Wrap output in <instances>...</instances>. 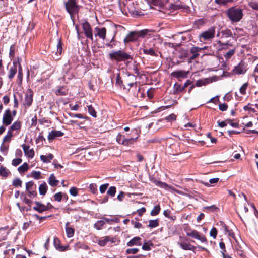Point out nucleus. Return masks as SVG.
Segmentation results:
<instances>
[{"instance_id":"nucleus-31","label":"nucleus","mask_w":258,"mask_h":258,"mask_svg":"<svg viewBox=\"0 0 258 258\" xmlns=\"http://www.w3.org/2000/svg\"><path fill=\"white\" fill-rule=\"evenodd\" d=\"M47 190V186L45 182L42 183L39 187V191L41 195H45Z\"/></svg>"},{"instance_id":"nucleus-24","label":"nucleus","mask_w":258,"mask_h":258,"mask_svg":"<svg viewBox=\"0 0 258 258\" xmlns=\"http://www.w3.org/2000/svg\"><path fill=\"white\" fill-rule=\"evenodd\" d=\"M123 5L124 7H127V8L128 9V11L130 13L138 15L139 14L138 13V12L136 11L133 7H131V5H133V2L132 1H126V3H123Z\"/></svg>"},{"instance_id":"nucleus-55","label":"nucleus","mask_w":258,"mask_h":258,"mask_svg":"<svg viewBox=\"0 0 258 258\" xmlns=\"http://www.w3.org/2000/svg\"><path fill=\"white\" fill-rule=\"evenodd\" d=\"M108 186H109L108 183H105V184L101 185L99 188V190H100V193L102 194H104L105 192V191L106 190V189H107Z\"/></svg>"},{"instance_id":"nucleus-3","label":"nucleus","mask_w":258,"mask_h":258,"mask_svg":"<svg viewBox=\"0 0 258 258\" xmlns=\"http://www.w3.org/2000/svg\"><path fill=\"white\" fill-rule=\"evenodd\" d=\"M152 32L149 29H143L140 31H134L130 32L123 40L125 44L131 42L138 40L139 38H144L146 35H150L149 33Z\"/></svg>"},{"instance_id":"nucleus-39","label":"nucleus","mask_w":258,"mask_h":258,"mask_svg":"<svg viewBox=\"0 0 258 258\" xmlns=\"http://www.w3.org/2000/svg\"><path fill=\"white\" fill-rule=\"evenodd\" d=\"M116 192V188L115 186H110L108 190L107 191V194L108 196L113 197H114Z\"/></svg>"},{"instance_id":"nucleus-30","label":"nucleus","mask_w":258,"mask_h":258,"mask_svg":"<svg viewBox=\"0 0 258 258\" xmlns=\"http://www.w3.org/2000/svg\"><path fill=\"white\" fill-rule=\"evenodd\" d=\"M21 123L20 121H16L14 122L12 125L10 127V130L12 132L14 131L19 130L21 128Z\"/></svg>"},{"instance_id":"nucleus-57","label":"nucleus","mask_w":258,"mask_h":258,"mask_svg":"<svg viewBox=\"0 0 258 258\" xmlns=\"http://www.w3.org/2000/svg\"><path fill=\"white\" fill-rule=\"evenodd\" d=\"M139 249L138 248H130L126 250V253L127 254H136L139 251Z\"/></svg>"},{"instance_id":"nucleus-28","label":"nucleus","mask_w":258,"mask_h":258,"mask_svg":"<svg viewBox=\"0 0 258 258\" xmlns=\"http://www.w3.org/2000/svg\"><path fill=\"white\" fill-rule=\"evenodd\" d=\"M235 47H233L232 48L228 50V51L225 53V54L224 55V57L225 58V59L227 60L230 59L232 57V56L235 54Z\"/></svg>"},{"instance_id":"nucleus-27","label":"nucleus","mask_w":258,"mask_h":258,"mask_svg":"<svg viewBox=\"0 0 258 258\" xmlns=\"http://www.w3.org/2000/svg\"><path fill=\"white\" fill-rule=\"evenodd\" d=\"M23 80V71L20 63H18V73L17 75L18 84H21Z\"/></svg>"},{"instance_id":"nucleus-5","label":"nucleus","mask_w":258,"mask_h":258,"mask_svg":"<svg viewBox=\"0 0 258 258\" xmlns=\"http://www.w3.org/2000/svg\"><path fill=\"white\" fill-rule=\"evenodd\" d=\"M215 35V28L211 27L207 30L202 32L199 35V39L200 42L205 43L206 41H211Z\"/></svg>"},{"instance_id":"nucleus-46","label":"nucleus","mask_w":258,"mask_h":258,"mask_svg":"<svg viewBox=\"0 0 258 258\" xmlns=\"http://www.w3.org/2000/svg\"><path fill=\"white\" fill-rule=\"evenodd\" d=\"M125 138L124 136H123L121 134H118L116 137V141L120 144L124 145V142L125 141Z\"/></svg>"},{"instance_id":"nucleus-41","label":"nucleus","mask_w":258,"mask_h":258,"mask_svg":"<svg viewBox=\"0 0 258 258\" xmlns=\"http://www.w3.org/2000/svg\"><path fill=\"white\" fill-rule=\"evenodd\" d=\"M62 42L61 41V40L60 39H58V43L57 44V51L55 53L56 55H60L61 54V53H62Z\"/></svg>"},{"instance_id":"nucleus-33","label":"nucleus","mask_w":258,"mask_h":258,"mask_svg":"<svg viewBox=\"0 0 258 258\" xmlns=\"http://www.w3.org/2000/svg\"><path fill=\"white\" fill-rule=\"evenodd\" d=\"M9 173H10V171L5 167L3 166L0 167V175L2 176L7 177Z\"/></svg>"},{"instance_id":"nucleus-22","label":"nucleus","mask_w":258,"mask_h":258,"mask_svg":"<svg viewBox=\"0 0 258 258\" xmlns=\"http://www.w3.org/2000/svg\"><path fill=\"white\" fill-rule=\"evenodd\" d=\"M53 243L55 248L60 251H64L67 249V247L60 245V241L57 237L54 238Z\"/></svg>"},{"instance_id":"nucleus-20","label":"nucleus","mask_w":258,"mask_h":258,"mask_svg":"<svg viewBox=\"0 0 258 258\" xmlns=\"http://www.w3.org/2000/svg\"><path fill=\"white\" fill-rule=\"evenodd\" d=\"M178 244L180 247L184 250H191L195 251L196 249V247L191 245L189 243H187L184 242H180L178 243Z\"/></svg>"},{"instance_id":"nucleus-6","label":"nucleus","mask_w":258,"mask_h":258,"mask_svg":"<svg viewBox=\"0 0 258 258\" xmlns=\"http://www.w3.org/2000/svg\"><path fill=\"white\" fill-rule=\"evenodd\" d=\"M187 236L200 240L202 243H207V240L204 235H201L196 230L191 229L187 226L184 228Z\"/></svg>"},{"instance_id":"nucleus-9","label":"nucleus","mask_w":258,"mask_h":258,"mask_svg":"<svg viewBox=\"0 0 258 258\" xmlns=\"http://www.w3.org/2000/svg\"><path fill=\"white\" fill-rule=\"evenodd\" d=\"M13 120V116L10 109H7L3 115L2 122L4 125L6 126L9 125L11 124Z\"/></svg>"},{"instance_id":"nucleus-51","label":"nucleus","mask_w":258,"mask_h":258,"mask_svg":"<svg viewBox=\"0 0 258 258\" xmlns=\"http://www.w3.org/2000/svg\"><path fill=\"white\" fill-rule=\"evenodd\" d=\"M89 189L92 194H95L97 192V186L95 183H91L89 185Z\"/></svg>"},{"instance_id":"nucleus-32","label":"nucleus","mask_w":258,"mask_h":258,"mask_svg":"<svg viewBox=\"0 0 258 258\" xmlns=\"http://www.w3.org/2000/svg\"><path fill=\"white\" fill-rule=\"evenodd\" d=\"M183 86L177 83H175L174 85V94H177L180 93L184 90Z\"/></svg>"},{"instance_id":"nucleus-16","label":"nucleus","mask_w":258,"mask_h":258,"mask_svg":"<svg viewBox=\"0 0 258 258\" xmlns=\"http://www.w3.org/2000/svg\"><path fill=\"white\" fill-rule=\"evenodd\" d=\"M108 241H110L112 243H114L115 242V239L112 237L110 236H107L103 237L101 238L98 240V244L101 246H105Z\"/></svg>"},{"instance_id":"nucleus-56","label":"nucleus","mask_w":258,"mask_h":258,"mask_svg":"<svg viewBox=\"0 0 258 258\" xmlns=\"http://www.w3.org/2000/svg\"><path fill=\"white\" fill-rule=\"evenodd\" d=\"M13 185L15 187L21 186L22 181L19 178H16L13 181Z\"/></svg>"},{"instance_id":"nucleus-48","label":"nucleus","mask_w":258,"mask_h":258,"mask_svg":"<svg viewBox=\"0 0 258 258\" xmlns=\"http://www.w3.org/2000/svg\"><path fill=\"white\" fill-rule=\"evenodd\" d=\"M248 86V83L246 82L243 84L242 86L240 88L239 91L242 95H245L246 94V90Z\"/></svg>"},{"instance_id":"nucleus-29","label":"nucleus","mask_w":258,"mask_h":258,"mask_svg":"<svg viewBox=\"0 0 258 258\" xmlns=\"http://www.w3.org/2000/svg\"><path fill=\"white\" fill-rule=\"evenodd\" d=\"M54 156L53 154L49 153L47 155H41L40 159L41 160L45 163H48L51 161V160L53 159Z\"/></svg>"},{"instance_id":"nucleus-2","label":"nucleus","mask_w":258,"mask_h":258,"mask_svg":"<svg viewBox=\"0 0 258 258\" xmlns=\"http://www.w3.org/2000/svg\"><path fill=\"white\" fill-rule=\"evenodd\" d=\"M226 14L232 23L238 22L243 17V9L237 6L232 7L226 11Z\"/></svg>"},{"instance_id":"nucleus-4","label":"nucleus","mask_w":258,"mask_h":258,"mask_svg":"<svg viewBox=\"0 0 258 258\" xmlns=\"http://www.w3.org/2000/svg\"><path fill=\"white\" fill-rule=\"evenodd\" d=\"M64 6L67 11L73 20L74 16L78 13L80 6L77 5L76 0H68L64 2Z\"/></svg>"},{"instance_id":"nucleus-44","label":"nucleus","mask_w":258,"mask_h":258,"mask_svg":"<svg viewBox=\"0 0 258 258\" xmlns=\"http://www.w3.org/2000/svg\"><path fill=\"white\" fill-rule=\"evenodd\" d=\"M45 141V139L44 138L41 133H40L37 138L36 139L35 142L36 144H43V142Z\"/></svg>"},{"instance_id":"nucleus-64","label":"nucleus","mask_w":258,"mask_h":258,"mask_svg":"<svg viewBox=\"0 0 258 258\" xmlns=\"http://www.w3.org/2000/svg\"><path fill=\"white\" fill-rule=\"evenodd\" d=\"M219 108L221 111H224L227 109L228 105L226 103H221L219 105Z\"/></svg>"},{"instance_id":"nucleus-12","label":"nucleus","mask_w":258,"mask_h":258,"mask_svg":"<svg viewBox=\"0 0 258 258\" xmlns=\"http://www.w3.org/2000/svg\"><path fill=\"white\" fill-rule=\"evenodd\" d=\"M140 51H142L144 54L149 55L152 56H157V52L153 48H148L144 46L143 48L140 49ZM141 53V52H140Z\"/></svg>"},{"instance_id":"nucleus-63","label":"nucleus","mask_w":258,"mask_h":258,"mask_svg":"<svg viewBox=\"0 0 258 258\" xmlns=\"http://www.w3.org/2000/svg\"><path fill=\"white\" fill-rule=\"evenodd\" d=\"M249 6L252 9L258 11V3L251 2L249 3Z\"/></svg>"},{"instance_id":"nucleus-38","label":"nucleus","mask_w":258,"mask_h":258,"mask_svg":"<svg viewBox=\"0 0 258 258\" xmlns=\"http://www.w3.org/2000/svg\"><path fill=\"white\" fill-rule=\"evenodd\" d=\"M159 226V220L158 219L155 220H150L148 227L150 228H155Z\"/></svg>"},{"instance_id":"nucleus-10","label":"nucleus","mask_w":258,"mask_h":258,"mask_svg":"<svg viewBox=\"0 0 258 258\" xmlns=\"http://www.w3.org/2000/svg\"><path fill=\"white\" fill-rule=\"evenodd\" d=\"M202 49L198 47H193L190 50V52L192 54V55L189 56L188 54L186 53L184 57H188L189 59L190 60H194L199 56V52L202 50Z\"/></svg>"},{"instance_id":"nucleus-35","label":"nucleus","mask_w":258,"mask_h":258,"mask_svg":"<svg viewBox=\"0 0 258 258\" xmlns=\"http://www.w3.org/2000/svg\"><path fill=\"white\" fill-rule=\"evenodd\" d=\"M8 149H9V145H6L4 144V142H3V143L2 144V145H1V147H0V151H1V153L4 155L5 156L8 153Z\"/></svg>"},{"instance_id":"nucleus-36","label":"nucleus","mask_w":258,"mask_h":258,"mask_svg":"<svg viewBox=\"0 0 258 258\" xmlns=\"http://www.w3.org/2000/svg\"><path fill=\"white\" fill-rule=\"evenodd\" d=\"M28 168V164L27 163H24L18 167V170L20 173H23L27 171Z\"/></svg>"},{"instance_id":"nucleus-45","label":"nucleus","mask_w":258,"mask_h":258,"mask_svg":"<svg viewBox=\"0 0 258 258\" xmlns=\"http://www.w3.org/2000/svg\"><path fill=\"white\" fill-rule=\"evenodd\" d=\"M12 132L11 130H9L7 133V135L4 137L3 139V142H10L11 137L13 136Z\"/></svg>"},{"instance_id":"nucleus-54","label":"nucleus","mask_w":258,"mask_h":258,"mask_svg":"<svg viewBox=\"0 0 258 258\" xmlns=\"http://www.w3.org/2000/svg\"><path fill=\"white\" fill-rule=\"evenodd\" d=\"M70 194L73 196H76L78 194V189L75 187H72L70 189Z\"/></svg>"},{"instance_id":"nucleus-13","label":"nucleus","mask_w":258,"mask_h":258,"mask_svg":"<svg viewBox=\"0 0 258 258\" xmlns=\"http://www.w3.org/2000/svg\"><path fill=\"white\" fill-rule=\"evenodd\" d=\"M35 206L33 207V209L40 213H41L49 209V207L42 204L39 202L36 201L35 202Z\"/></svg>"},{"instance_id":"nucleus-43","label":"nucleus","mask_w":258,"mask_h":258,"mask_svg":"<svg viewBox=\"0 0 258 258\" xmlns=\"http://www.w3.org/2000/svg\"><path fill=\"white\" fill-rule=\"evenodd\" d=\"M160 207L159 205L155 206L151 212L152 216H156L158 215L160 211Z\"/></svg>"},{"instance_id":"nucleus-17","label":"nucleus","mask_w":258,"mask_h":258,"mask_svg":"<svg viewBox=\"0 0 258 258\" xmlns=\"http://www.w3.org/2000/svg\"><path fill=\"white\" fill-rule=\"evenodd\" d=\"M22 147L25 155L27 157L29 158H33L34 156V151L33 149H29V146L25 144L22 145Z\"/></svg>"},{"instance_id":"nucleus-59","label":"nucleus","mask_w":258,"mask_h":258,"mask_svg":"<svg viewBox=\"0 0 258 258\" xmlns=\"http://www.w3.org/2000/svg\"><path fill=\"white\" fill-rule=\"evenodd\" d=\"M114 37H113L111 41L106 44V46L110 48H113L116 44V41L114 40Z\"/></svg>"},{"instance_id":"nucleus-61","label":"nucleus","mask_w":258,"mask_h":258,"mask_svg":"<svg viewBox=\"0 0 258 258\" xmlns=\"http://www.w3.org/2000/svg\"><path fill=\"white\" fill-rule=\"evenodd\" d=\"M34 182L33 181H29L27 182L26 184V190L29 191L32 190V186H33Z\"/></svg>"},{"instance_id":"nucleus-11","label":"nucleus","mask_w":258,"mask_h":258,"mask_svg":"<svg viewBox=\"0 0 258 258\" xmlns=\"http://www.w3.org/2000/svg\"><path fill=\"white\" fill-rule=\"evenodd\" d=\"M138 64L137 63L136 61H135L133 64L131 69L133 71L134 73L136 75L133 74H128V79L132 81H135L136 80V76H140V73L138 69Z\"/></svg>"},{"instance_id":"nucleus-34","label":"nucleus","mask_w":258,"mask_h":258,"mask_svg":"<svg viewBox=\"0 0 258 258\" xmlns=\"http://www.w3.org/2000/svg\"><path fill=\"white\" fill-rule=\"evenodd\" d=\"M67 93H68L67 90L63 86L60 87L59 88L57 89L55 91V94L57 95H66L67 94Z\"/></svg>"},{"instance_id":"nucleus-15","label":"nucleus","mask_w":258,"mask_h":258,"mask_svg":"<svg viewBox=\"0 0 258 258\" xmlns=\"http://www.w3.org/2000/svg\"><path fill=\"white\" fill-rule=\"evenodd\" d=\"M188 73H189L188 71H185L184 70H179V71L173 72L171 73V75L172 77L179 79L180 78H187Z\"/></svg>"},{"instance_id":"nucleus-53","label":"nucleus","mask_w":258,"mask_h":258,"mask_svg":"<svg viewBox=\"0 0 258 258\" xmlns=\"http://www.w3.org/2000/svg\"><path fill=\"white\" fill-rule=\"evenodd\" d=\"M217 235V230L215 227H213L210 232V236L212 237L214 239L216 238Z\"/></svg>"},{"instance_id":"nucleus-19","label":"nucleus","mask_w":258,"mask_h":258,"mask_svg":"<svg viewBox=\"0 0 258 258\" xmlns=\"http://www.w3.org/2000/svg\"><path fill=\"white\" fill-rule=\"evenodd\" d=\"M17 71V62H13V66L11 67L9 73H8V78L11 81L13 78L14 77L15 75H16Z\"/></svg>"},{"instance_id":"nucleus-18","label":"nucleus","mask_w":258,"mask_h":258,"mask_svg":"<svg viewBox=\"0 0 258 258\" xmlns=\"http://www.w3.org/2000/svg\"><path fill=\"white\" fill-rule=\"evenodd\" d=\"M64 133L60 131L52 130L49 133L48 140L51 141L54 140L56 137H61Z\"/></svg>"},{"instance_id":"nucleus-26","label":"nucleus","mask_w":258,"mask_h":258,"mask_svg":"<svg viewBox=\"0 0 258 258\" xmlns=\"http://www.w3.org/2000/svg\"><path fill=\"white\" fill-rule=\"evenodd\" d=\"M48 182L50 186L55 187L57 185L59 181L56 179L54 174H51L49 176Z\"/></svg>"},{"instance_id":"nucleus-40","label":"nucleus","mask_w":258,"mask_h":258,"mask_svg":"<svg viewBox=\"0 0 258 258\" xmlns=\"http://www.w3.org/2000/svg\"><path fill=\"white\" fill-rule=\"evenodd\" d=\"M219 179L218 178H214L210 179L209 180V183L206 182L202 181L201 183L205 185L206 186L209 187L210 186V184H215L218 182Z\"/></svg>"},{"instance_id":"nucleus-58","label":"nucleus","mask_w":258,"mask_h":258,"mask_svg":"<svg viewBox=\"0 0 258 258\" xmlns=\"http://www.w3.org/2000/svg\"><path fill=\"white\" fill-rule=\"evenodd\" d=\"M21 158H16L12 160V165L14 166H17L22 162Z\"/></svg>"},{"instance_id":"nucleus-49","label":"nucleus","mask_w":258,"mask_h":258,"mask_svg":"<svg viewBox=\"0 0 258 258\" xmlns=\"http://www.w3.org/2000/svg\"><path fill=\"white\" fill-rule=\"evenodd\" d=\"M31 174V177L35 179H39L41 177V172L40 171H33Z\"/></svg>"},{"instance_id":"nucleus-23","label":"nucleus","mask_w":258,"mask_h":258,"mask_svg":"<svg viewBox=\"0 0 258 258\" xmlns=\"http://www.w3.org/2000/svg\"><path fill=\"white\" fill-rule=\"evenodd\" d=\"M33 101V94L31 91L27 92L25 95L24 104L30 106Z\"/></svg>"},{"instance_id":"nucleus-37","label":"nucleus","mask_w":258,"mask_h":258,"mask_svg":"<svg viewBox=\"0 0 258 258\" xmlns=\"http://www.w3.org/2000/svg\"><path fill=\"white\" fill-rule=\"evenodd\" d=\"M221 33L223 36L225 37H232L233 34L230 29H225L221 30Z\"/></svg>"},{"instance_id":"nucleus-60","label":"nucleus","mask_w":258,"mask_h":258,"mask_svg":"<svg viewBox=\"0 0 258 258\" xmlns=\"http://www.w3.org/2000/svg\"><path fill=\"white\" fill-rule=\"evenodd\" d=\"M116 84L120 87L123 86V82L121 79V77L119 74H117L116 79Z\"/></svg>"},{"instance_id":"nucleus-14","label":"nucleus","mask_w":258,"mask_h":258,"mask_svg":"<svg viewBox=\"0 0 258 258\" xmlns=\"http://www.w3.org/2000/svg\"><path fill=\"white\" fill-rule=\"evenodd\" d=\"M95 36H98L100 38L104 40L106 35V29L105 27L98 28L95 27Z\"/></svg>"},{"instance_id":"nucleus-1","label":"nucleus","mask_w":258,"mask_h":258,"mask_svg":"<svg viewBox=\"0 0 258 258\" xmlns=\"http://www.w3.org/2000/svg\"><path fill=\"white\" fill-rule=\"evenodd\" d=\"M109 58L116 62L131 61L133 59V55L131 53H127L122 50L113 51L109 54Z\"/></svg>"},{"instance_id":"nucleus-42","label":"nucleus","mask_w":258,"mask_h":258,"mask_svg":"<svg viewBox=\"0 0 258 258\" xmlns=\"http://www.w3.org/2000/svg\"><path fill=\"white\" fill-rule=\"evenodd\" d=\"M89 113L94 117H96V112L91 105H87Z\"/></svg>"},{"instance_id":"nucleus-21","label":"nucleus","mask_w":258,"mask_h":258,"mask_svg":"<svg viewBox=\"0 0 258 258\" xmlns=\"http://www.w3.org/2000/svg\"><path fill=\"white\" fill-rule=\"evenodd\" d=\"M141 238L139 237H135L127 243L128 246H133L134 245H141Z\"/></svg>"},{"instance_id":"nucleus-25","label":"nucleus","mask_w":258,"mask_h":258,"mask_svg":"<svg viewBox=\"0 0 258 258\" xmlns=\"http://www.w3.org/2000/svg\"><path fill=\"white\" fill-rule=\"evenodd\" d=\"M70 224V222H68L66 224V232L67 236L68 238L72 237L75 233V229L74 228L69 227V225Z\"/></svg>"},{"instance_id":"nucleus-8","label":"nucleus","mask_w":258,"mask_h":258,"mask_svg":"<svg viewBox=\"0 0 258 258\" xmlns=\"http://www.w3.org/2000/svg\"><path fill=\"white\" fill-rule=\"evenodd\" d=\"M247 71V64L243 61H241L239 63L235 66L233 72L235 74L240 75L244 74Z\"/></svg>"},{"instance_id":"nucleus-62","label":"nucleus","mask_w":258,"mask_h":258,"mask_svg":"<svg viewBox=\"0 0 258 258\" xmlns=\"http://www.w3.org/2000/svg\"><path fill=\"white\" fill-rule=\"evenodd\" d=\"M132 224L136 228H141L143 227L142 224L138 222L135 221L133 220L131 221Z\"/></svg>"},{"instance_id":"nucleus-50","label":"nucleus","mask_w":258,"mask_h":258,"mask_svg":"<svg viewBox=\"0 0 258 258\" xmlns=\"http://www.w3.org/2000/svg\"><path fill=\"white\" fill-rule=\"evenodd\" d=\"M137 138H125V141L124 142V145L125 146H129L132 144L136 140Z\"/></svg>"},{"instance_id":"nucleus-47","label":"nucleus","mask_w":258,"mask_h":258,"mask_svg":"<svg viewBox=\"0 0 258 258\" xmlns=\"http://www.w3.org/2000/svg\"><path fill=\"white\" fill-rule=\"evenodd\" d=\"M105 224L104 221L99 220L95 224H94V227L97 229V230H100L101 229L102 227Z\"/></svg>"},{"instance_id":"nucleus-52","label":"nucleus","mask_w":258,"mask_h":258,"mask_svg":"<svg viewBox=\"0 0 258 258\" xmlns=\"http://www.w3.org/2000/svg\"><path fill=\"white\" fill-rule=\"evenodd\" d=\"M63 198L62 193L61 192H59L58 193L55 194L54 195V200L57 202H60Z\"/></svg>"},{"instance_id":"nucleus-7","label":"nucleus","mask_w":258,"mask_h":258,"mask_svg":"<svg viewBox=\"0 0 258 258\" xmlns=\"http://www.w3.org/2000/svg\"><path fill=\"white\" fill-rule=\"evenodd\" d=\"M82 27L84 33L87 38L91 39L92 41H93V37L92 29L89 23L87 21H85L84 22L82 23Z\"/></svg>"}]
</instances>
